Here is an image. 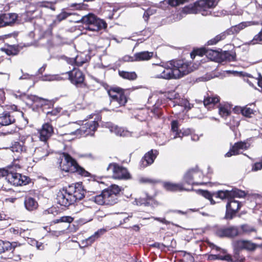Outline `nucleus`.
Instances as JSON below:
<instances>
[{
  "label": "nucleus",
  "mask_w": 262,
  "mask_h": 262,
  "mask_svg": "<svg viewBox=\"0 0 262 262\" xmlns=\"http://www.w3.org/2000/svg\"><path fill=\"white\" fill-rule=\"evenodd\" d=\"M224 260H227L228 261H232L231 256L229 254L224 256Z\"/></svg>",
  "instance_id": "62"
},
{
  "label": "nucleus",
  "mask_w": 262,
  "mask_h": 262,
  "mask_svg": "<svg viewBox=\"0 0 262 262\" xmlns=\"http://www.w3.org/2000/svg\"><path fill=\"white\" fill-rule=\"evenodd\" d=\"M76 22L88 25L86 29L93 31H98L107 27V24L104 20L92 13L82 16L80 20H76Z\"/></svg>",
  "instance_id": "6"
},
{
  "label": "nucleus",
  "mask_w": 262,
  "mask_h": 262,
  "mask_svg": "<svg viewBox=\"0 0 262 262\" xmlns=\"http://www.w3.org/2000/svg\"><path fill=\"white\" fill-rule=\"evenodd\" d=\"M2 50L8 55H15L16 54L15 50L11 47L8 48H3L2 49Z\"/></svg>",
  "instance_id": "51"
},
{
  "label": "nucleus",
  "mask_w": 262,
  "mask_h": 262,
  "mask_svg": "<svg viewBox=\"0 0 262 262\" xmlns=\"http://www.w3.org/2000/svg\"><path fill=\"white\" fill-rule=\"evenodd\" d=\"M107 127L109 128L110 132L114 133L117 136L125 137L129 135V132L127 130L112 123H108Z\"/></svg>",
  "instance_id": "28"
},
{
  "label": "nucleus",
  "mask_w": 262,
  "mask_h": 262,
  "mask_svg": "<svg viewBox=\"0 0 262 262\" xmlns=\"http://www.w3.org/2000/svg\"><path fill=\"white\" fill-rule=\"evenodd\" d=\"M232 246L234 250L239 251L243 250L253 251L256 249V245L250 241L238 239L233 241Z\"/></svg>",
  "instance_id": "15"
},
{
  "label": "nucleus",
  "mask_w": 262,
  "mask_h": 262,
  "mask_svg": "<svg viewBox=\"0 0 262 262\" xmlns=\"http://www.w3.org/2000/svg\"><path fill=\"white\" fill-rule=\"evenodd\" d=\"M220 53V52L217 50L202 48L194 50L193 53H191L190 56L191 58L193 59L196 55L201 57L205 55L210 60L219 62Z\"/></svg>",
  "instance_id": "12"
},
{
  "label": "nucleus",
  "mask_w": 262,
  "mask_h": 262,
  "mask_svg": "<svg viewBox=\"0 0 262 262\" xmlns=\"http://www.w3.org/2000/svg\"><path fill=\"white\" fill-rule=\"evenodd\" d=\"M78 186H69V189H71L72 191L71 195L74 197V202L76 200H80L84 196V192L83 189L81 188L80 184H77Z\"/></svg>",
  "instance_id": "24"
},
{
  "label": "nucleus",
  "mask_w": 262,
  "mask_h": 262,
  "mask_svg": "<svg viewBox=\"0 0 262 262\" xmlns=\"http://www.w3.org/2000/svg\"><path fill=\"white\" fill-rule=\"evenodd\" d=\"M35 246L37 249L40 250H42L44 249V248H45L43 244L42 243L38 242V241H37V244H36Z\"/></svg>",
  "instance_id": "59"
},
{
  "label": "nucleus",
  "mask_w": 262,
  "mask_h": 262,
  "mask_svg": "<svg viewBox=\"0 0 262 262\" xmlns=\"http://www.w3.org/2000/svg\"><path fill=\"white\" fill-rule=\"evenodd\" d=\"M191 71L187 62L183 60H171L165 64L162 73L155 74L156 78L179 79Z\"/></svg>",
  "instance_id": "1"
},
{
  "label": "nucleus",
  "mask_w": 262,
  "mask_h": 262,
  "mask_svg": "<svg viewBox=\"0 0 262 262\" xmlns=\"http://www.w3.org/2000/svg\"><path fill=\"white\" fill-rule=\"evenodd\" d=\"M179 96V94L175 92H172L169 95V98L170 99L175 100L173 102L174 103L173 106H175L177 104L179 106L184 107L185 108H188V110H190L191 106L189 102L186 100L178 98Z\"/></svg>",
  "instance_id": "22"
},
{
  "label": "nucleus",
  "mask_w": 262,
  "mask_h": 262,
  "mask_svg": "<svg viewBox=\"0 0 262 262\" xmlns=\"http://www.w3.org/2000/svg\"><path fill=\"white\" fill-rule=\"evenodd\" d=\"M61 110V108H55L52 109L51 111H49L46 113L47 117L50 121L54 120L59 116Z\"/></svg>",
  "instance_id": "35"
},
{
  "label": "nucleus",
  "mask_w": 262,
  "mask_h": 262,
  "mask_svg": "<svg viewBox=\"0 0 262 262\" xmlns=\"http://www.w3.org/2000/svg\"><path fill=\"white\" fill-rule=\"evenodd\" d=\"M217 4L216 0H199L193 4L185 6L182 9V13L183 14L201 13L202 15L207 16L210 14L208 10L214 8Z\"/></svg>",
  "instance_id": "3"
},
{
  "label": "nucleus",
  "mask_w": 262,
  "mask_h": 262,
  "mask_svg": "<svg viewBox=\"0 0 262 262\" xmlns=\"http://www.w3.org/2000/svg\"><path fill=\"white\" fill-rule=\"evenodd\" d=\"M24 204L26 208L29 211H32L37 208L38 203L35 200L31 197H26Z\"/></svg>",
  "instance_id": "33"
},
{
  "label": "nucleus",
  "mask_w": 262,
  "mask_h": 262,
  "mask_svg": "<svg viewBox=\"0 0 262 262\" xmlns=\"http://www.w3.org/2000/svg\"><path fill=\"white\" fill-rule=\"evenodd\" d=\"M32 138L30 137H21L20 139V142H14L11 147V149L13 152L22 153L27 150L28 142L32 141Z\"/></svg>",
  "instance_id": "16"
},
{
  "label": "nucleus",
  "mask_w": 262,
  "mask_h": 262,
  "mask_svg": "<svg viewBox=\"0 0 262 262\" xmlns=\"http://www.w3.org/2000/svg\"><path fill=\"white\" fill-rule=\"evenodd\" d=\"M189 0H164L163 2L160 3L159 7H162V4L165 3L168 4L171 6L174 7L180 4H183L186 2H188Z\"/></svg>",
  "instance_id": "38"
},
{
  "label": "nucleus",
  "mask_w": 262,
  "mask_h": 262,
  "mask_svg": "<svg viewBox=\"0 0 262 262\" xmlns=\"http://www.w3.org/2000/svg\"><path fill=\"white\" fill-rule=\"evenodd\" d=\"M219 114L222 117H226L229 115L230 112L225 107L221 106L219 108Z\"/></svg>",
  "instance_id": "50"
},
{
  "label": "nucleus",
  "mask_w": 262,
  "mask_h": 262,
  "mask_svg": "<svg viewBox=\"0 0 262 262\" xmlns=\"http://www.w3.org/2000/svg\"><path fill=\"white\" fill-rule=\"evenodd\" d=\"M105 231L106 230L104 229H100L95 232L93 235L86 239L87 245H91L97 238L102 235Z\"/></svg>",
  "instance_id": "34"
},
{
  "label": "nucleus",
  "mask_w": 262,
  "mask_h": 262,
  "mask_svg": "<svg viewBox=\"0 0 262 262\" xmlns=\"http://www.w3.org/2000/svg\"><path fill=\"white\" fill-rule=\"evenodd\" d=\"M30 98L33 102H45L46 101H48L47 99H43L42 98L38 97L36 96H30Z\"/></svg>",
  "instance_id": "52"
},
{
  "label": "nucleus",
  "mask_w": 262,
  "mask_h": 262,
  "mask_svg": "<svg viewBox=\"0 0 262 262\" xmlns=\"http://www.w3.org/2000/svg\"><path fill=\"white\" fill-rule=\"evenodd\" d=\"M71 189L66 188L60 190L57 194V203L61 206L68 207L74 203V197L71 195Z\"/></svg>",
  "instance_id": "9"
},
{
  "label": "nucleus",
  "mask_w": 262,
  "mask_h": 262,
  "mask_svg": "<svg viewBox=\"0 0 262 262\" xmlns=\"http://www.w3.org/2000/svg\"><path fill=\"white\" fill-rule=\"evenodd\" d=\"M72 14L68 13L66 11H62L60 14L56 16V19L54 21V23H59L63 20L66 19L69 16Z\"/></svg>",
  "instance_id": "44"
},
{
  "label": "nucleus",
  "mask_w": 262,
  "mask_h": 262,
  "mask_svg": "<svg viewBox=\"0 0 262 262\" xmlns=\"http://www.w3.org/2000/svg\"><path fill=\"white\" fill-rule=\"evenodd\" d=\"M153 56V52L143 51L135 54L136 61L148 60Z\"/></svg>",
  "instance_id": "31"
},
{
  "label": "nucleus",
  "mask_w": 262,
  "mask_h": 262,
  "mask_svg": "<svg viewBox=\"0 0 262 262\" xmlns=\"http://www.w3.org/2000/svg\"><path fill=\"white\" fill-rule=\"evenodd\" d=\"M63 75L67 76L71 82L77 86L83 83L84 80V75L83 73L75 68Z\"/></svg>",
  "instance_id": "13"
},
{
  "label": "nucleus",
  "mask_w": 262,
  "mask_h": 262,
  "mask_svg": "<svg viewBox=\"0 0 262 262\" xmlns=\"http://www.w3.org/2000/svg\"><path fill=\"white\" fill-rule=\"evenodd\" d=\"M152 15V12H150V10H147L145 11L143 14V18L145 21H147L150 15Z\"/></svg>",
  "instance_id": "57"
},
{
  "label": "nucleus",
  "mask_w": 262,
  "mask_h": 262,
  "mask_svg": "<svg viewBox=\"0 0 262 262\" xmlns=\"http://www.w3.org/2000/svg\"><path fill=\"white\" fill-rule=\"evenodd\" d=\"M171 139H176L177 137L182 138L184 136V133L181 130L179 131L178 123L177 121H173L171 122Z\"/></svg>",
  "instance_id": "32"
},
{
  "label": "nucleus",
  "mask_w": 262,
  "mask_h": 262,
  "mask_svg": "<svg viewBox=\"0 0 262 262\" xmlns=\"http://www.w3.org/2000/svg\"><path fill=\"white\" fill-rule=\"evenodd\" d=\"M1 15L5 27L13 24L17 18V15L15 13H4Z\"/></svg>",
  "instance_id": "30"
},
{
  "label": "nucleus",
  "mask_w": 262,
  "mask_h": 262,
  "mask_svg": "<svg viewBox=\"0 0 262 262\" xmlns=\"http://www.w3.org/2000/svg\"><path fill=\"white\" fill-rule=\"evenodd\" d=\"M53 132V127L51 124L49 123H45L39 131L40 140L46 142L51 137Z\"/></svg>",
  "instance_id": "19"
},
{
  "label": "nucleus",
  "mask_w": 262,
  "mask_h": 262,
  "mask_svg": "<svg viewBox=\"0 0 262 262\" xmlns=\"http://www.w3.org/2000/svg\"><path fill=\"white\" fill-rule=\"evenodd\" d=\"M10 231L14 234H19L20 236H21L24 237L26 235L25 233L26 231L25 229H18V228L15 229V228H11L10 229Z\"/></svg>",
  "instance_id": "47"
},
{
  "label": "nucleus",
  "mask_w": 262,
  "mask_h": 262,
  "mask_svg": "<svg viewBox=\"0 0 262 262\" xmlns=\"http://www.w3.org/2000/svg\"><path fill=\"white\" fill-rule=\"evenodd\" d=\"M119 75L124 79L128 80H135L137 78V75L135 72H129L124 71H119Z\"/></svg>",
  "instance_id": "36"
},
{
  "label": "nucleus",
  "mask_w": 262,
  "mask_h": 262,
  "mask_svg": "<svg viewBox=\"0 0 262 262\" xmlns=\"http://www.w3.org/2000/svg\"><path fill=\"white\" fill-rule=\"evenodd\" d=\"M258 85L259 87L262 88V77L260 74H259V77L257 81Z\"/></svg>",
  "instance_id": "61"
},
{
  "label": "nucleus",
  "mask_w": 262,
  "mask_h": 262,
  "mask_svg": "<svg viewBox=\"0 0 262 262\" xmlns=\"http://www.w3.org/2000/svg\"><path fill=\"white\" fill-rule=\"evenodd\" d=\"M123 59L124 61H127V62L136 61V60H135V54L134 55V56H133V57L129 56H125L123 57Z\"/></svg>",
  "instance_id": "56"
},
{
  "label": "nucleus",
  "mask_w": 262,
  "mask_h": 262,
  "mask_svg": "<svg viewBox=\"0 0 262 262\" xmlns=\"http://www.w3.org/2000/svg\"><path fill=\"white\" fill-rule=\"evenodd\" d=\"M98 126V123L95 121L86 122L80 126L77 123H73L70 125L69 127L74 130L71 132L70 134L79 137L93 136Z\"/></svg>",
  "instance_id": "5"
},
{
  "label": "nucleus",
  "mask_w": 262,
  "mask_h": 262,
  "mask_svg": "<svg viewBox=\"0 0 262 262\" xmlns=\"http://www.w3.org/2000/svg\"><path fill=\"white\" fill-rule=\"evenodd\" d=\"M202 175L201 171L195 170H190L188 171L184 176V182L189 185L190 188L192 185L198 184L194 182V180L198 179V177H200Z\"/></svg>",
  "instance_id": "18"
},
{
  "label": "nucleus",
  "mask_w": 262,
  "mask_h": 262,
  "mask_svg": "<svg viewBox=\"0 0 262 262\" xmlns=\"http://www.w3.org/2000/svg\"><path fill=\"white\" fill-rule=\"evenodd\" d=\"M15 122V118L13 113L4 112L0 114V125L2 126H7Z\"/></svg>",
  "instance_id": "23"
},
{
  "label": "nucleus",
  "mask_w": 262,
  "mask_h": 262,
  "mask_svg": "<svg viewBox=\"0 0 262 262\" xmlns=\"http://www.w3.org/2000/svg\"><path fill=\"white\" fill-rule=\"evenodd\" d=\"M67 61L70 64H75L78 67L81 66L84 63V61H79V56H77L75 58H69L67 59Z\"/></svg>",
  "instance_id": "42"
},
{
  "label": "nucleus",
  "mask_w": 262,
  "mask_h": 262,
  "mask_svg": "<svg viewBox=\"0 0 262 262\" xmlns=\"http://www.w3.org/2000/svg\"><path fill=\"white\" fill-rule=\"evenodd\" d=\"M62 157L63 159H62L60 166L63 171L71 172H76L82 176H88L89 173L80 167L69 154L63 153Z\"/></svg>",
  "instance_id": "4"
},
{
  "label": "nucleus",
  "mask_w": 262,
  "mask_h": 262,
  "mask_svg": "<svg viewBox=\"0 0 262 262\" xmlns=\"http://www.w3.org/2000/svg\"><path fill=\"white\" fill-rule=\"evenodd\" d=\"M219 101L220 99L218 96L208 97L204 99L203 103L204 106H207V105L211 104H215L219 102Z\"/></svg>",
  "instance_id": "41"
},
{
  "label": "nucleus",
  "mask_w": 262,
  "mask_h": 262,
  "mask_svg": "<svg viewBox=\"0 0 262 262\" xmlns=\"http://www.w3.org/2000/svg\"><path fill=\"white\" fill-rule=\"evenodd\" d=\"M260 41H262V29L261 31L254 37L251 42L252 44L254 45L259 43Z\"/></svg>",
  "instance_id": "49"
},
{
  "label": "nucleus",
  "mask_w": 262,
  "mask_h": 262,
  "mask_svg": "<svg viewBox=\"0 0 262 262\" xmlns=\"http://www.w3.org/2000/svg\"><path fill=\"white\" fill-rule=\"evenodd\" d=\"M164 188L169 191H191L193 190L192 187L190 188H186L184 187L182 184H175L170 182H166L164 184Z\"/></svg>",
  "instance_id": "26"
},
{
  "label": "nucleus",
  "mask_w": 262,
  "mask_h": 262,
  "mask_svg": "<svg viewBox=\"0 0 262 262\" xmlns=\"http://www.w3.org/2000/svg\"><path fill=\"white\" fill-rule=\"evenodd\" d=\"M235 57L236 54L233 51L220 52L219 62L234 61Z\"/></svg>",
  "instance_id": "29"
},
{
  "label": "nucleus",
  "mask_w": 262,
  "mask_h": 262,
  "mask_svg": "<svg viewBox=\"0 0 262 262\" xmlns=\"http://www.w3.org/2000/svg\"><path fill=\"white\" fill-rule=\"evenodd\" d=\"M28 243L32 246H36V244H37V241L32 238H29Z\"/></svg>",
  "instance_id": "60"
},
{
  "label": "nucleus",
  "mask_w": 262,
  "mask_h": 262,
  "mask_svg": "<svg viewBox=\"0 0 262 262\" xmlns=\"http://www.w3.org/2000/svg\"><path fill=\"white\" fill-rule=\"evenodd\" d=\"M151 218L154 219L156 221H158L161 223H162L164 224L168 225L170 223V222L165 220V218H160V217H151Z\"/></svg>",
  "instance_id": "54"
},
{
  "label": "nucleus",
  "mask_w": 262,
  "mask_h": 262,
  "mask_svg": "<svg viewBox=\"0 0 262 262\" xmlns=\"http://www.w3.org/2000/svg\"><path fill=\"white\" fill-rule=\"evenodd\" d=\"M73 218L70 216H62L59 219H56L54 221H53V222L55 224L58 223L60 222H64V223H71L73 222Z\"/></svg>",
  "instance_id": "45"
},
{
  "label": "nucleus",
  "mask_w": 262,
  "mask_h": 262,
  "mask_svg": "<svg viewBox=\"0 0 262 262\" xmlns=\"http://www.w3.org/2000/svg\"><path fill=\"white\" fill-rule=\"evenodd\" d=\"M12 244L9 242H0V253L13 249Z\"/></svg>",
  "instance_id": "39"
},
{
  "label": "nucleus",
  "mask_w": 262,
  "mask_h": 262,
  "mask_svg": "<svg viewBox=\"0 0 262 262\" xmlns=\"http://www.w3.org/2000/svg\"><path fill=\"white\" fill-rule=\"evenodd\" d=\"M16 129H17V128L16 127H14L10 131L8 132V133L10 134H13L16 131Z\"/></svg>",
  "instance_id": "64"
},
{
  "label": "nucleus",
  "mask_w": 262,
  "mask_h": 262,
  "mask_svg": "<svg viewBox=\"0 0 262 262\" xmlns=\"http://www.w3.org/2000/svg\"><path fill=\"white\" fill-rule=\"evenodd\" d=\"M120 191L119 186L113 184L103 190L101 194L93 196L92 200L100 205H113L117 202V195Z\"/></svg>",
  "instance_id": "2"
},
{
  "label": "nucleus",
  "mask_w": 262,
  "mask_h": 262,
  "mask_svg": "<svg viewBox=\"0 0 262 262\" xmlns=\"http://www.w3.org/2000/svg\"><path fill=\"white\" fill-rule=\"evenodd\" d=\"M5 176H6L5 179L8 183L15 186L25 185L30 181L29 178L20 173L14 172L11 168L8 170L5 169L0 170V177Z\"/></svg>",
  "instance_id": "7"
},
{
  "label": "nucleus",
  "mask_w": 262,
  "mask_h": 262,
  "mask_svg": "<svg viewBox=\"0 0 262 262\" xmlns=\"http://www.w3.org/2000/svg\"><path fill=\"white\" fill-rule=\"evenodd\" d=\"M55 3H56V1H55L54 2H47V1H44V2H41V6L42 7H46V8H49V6L48 5L49 4H54Z\"/></svg>",
  "instance_id": "58"
},
{
  "label": "nucleus",
  "mask_w": 262,
  "mask_h": 262,
  "mask_svg": "<svg viewBox=\"0 0 262 262\" xmlns=\"http://www.w3.org/2000/svg\"><path fill=\"white\" fill-rule=\"evenodd\" d=\"M200 194L204 198L209 200L211 204H215V202L212 199V195L208 191L200 190Z\"/></svg>",
  "instance_id": "46"
},
{
  "label": "nucleus",
  "mask_w": 262,
  "mask_h": 262,
  "mask_svg": "<svg viewBox=\"0 0 262 262\" xmlns=\"http://www.w3.org/2000/svg\"><path fill=\"white\" fill-rule=\"evenodd\" d=\"M239 108L242 115L247 117H251V115L254 113L253 110L247 106Z\"/></svg>",
  "instance_id": "43"
},
{
  "label": "nucleus",
  "mask_w": 262,
  "mask_h": 262,
  "mask_svg": "<svg viewBox=\"0 0 262 262\" xmlns=\"http://www.w3.org/2000/svg\"><path fill=\"white\" fill-rule=\"evenodd\" d=\"M249 144L246 142H238L234 144L232 148L227 152L225 157H230L232 155H238L240 152V150H246L249 147Z\"/></svg>",
  "instance_id": "20"
},
{
  "label": "nucleus",
  "mask_w": 262,
  "mask_h": 262,
  "mask_svg": "<svg viewBox=\"0 0 262 262\" xmlns=\"http://www.w3.org/2000/svg\"><path fill=\"white\" fill-rule=\"evenodd\" d=\"M216 234L221 237L234 238L239 235L240 232L237 226H230L217 229L216 231Z\"/></svg>",
  "instance_id": "14"
},
{
  "label": "nucleus",
  "mask_w": 262,
  "mask_h": 262,
  "mask_svg": "<svg viewBox=\"0 0 262 262\" xmlns=\"http://www.w3.org/2000/svg\"><path fill=\"white\" fill-rule=\"evenodd\" d=\"M213 195L222 200L227 199L228 201L234 198H243L246 195L245 191L232 189L231 190H219L213 194Z\"/></svg>",
  "instance_id": "10"
},
{
  "label": "nucleus",
  "mask_w": 262,
  "mask_h": 262,
  "mask_svg": "<svg viewBox=\"0 0 262 262\" xmlns=\"http://www.w3.org/2000/svg\"><path fill=\"white\" fill-rule=\"evenodd\" d=\"M240 228L242 231V233L245 234L249 235L252 232H255L256 231V229L253 227L247 224L241 225Z\"/></svg>",
  "instance_id": "40"
},
{
  "label": "nucleus",
  "mask_w": 262,
  "mask_h": 262,
  "mask_svg": "<svg viewBox=\"0 0 262 262\" xmlns=\"http://www.w3.org/2000/svg\"><path fill=\"white\" fill-rule=\"evenodd\" d=\"M107 170H112L113 177L115 179H127L130 177L127 169L116 163L110 164Z\"/></svg>",
  "instance_id": "11"
},
{
  "label": "nucleus",
  "mask_w": 262,
  "mask_h": 262,
  "mask_svg": "<svg viewBox=\"0 0 262 262\" xmlns=\"http://www.w3.org/2000/svg\"><path fill=\"white\" fill-rule=\"evenodd\" d=\"M164 67V66L157 65L154 70L156 74L162 73V71L163 70Z\"/></svg>",
  "instance_id": "55"
},
{
  "label": "nucleus",
  "mask_w": 262,
  "mask_h": 262,
  "mask_svg": "<svg viewBox=\"0 0 262 262\" xmlns=\"http://www.w3.org/2000/svg\"><path fill=\"white\" fill-rule=\"evenodd\" d=\"M254 23L251 21H245L231 27L228 29L226 32L227 35H232L238 33L241 30L244 29L247 27L253 25Z\"/></svg>",
  "instance_id": "27"
},
{
  "label": "nucleus",
  "mask_w": 262,
  "mask_h": 262,
  "mask_svg": "<svg viewBox=\"0 0 262 262\" xmlns=\"http://www.w3.org/2000/svg\"><path fill=\"white\" fill-rule=\"evenodd\" d=\"M227 35V32H225L216 35L214 38L208 41V45H213L216 44L219 41L225 39Z\"/></svg>",
  "instance_id": "37"
},
{
  "label": "nucleus",
  "mask_w": 262,
  "mask_h": 262,
  "mask_svg": "<svg viewBox=\"0 0 262 262\" xmlns=\"http://www.w3.org/2000/svg\"><path fill=\"white\" fill-rule=\"evenodd\" d=\"M141 181L142 182H149V183H154L155 182L153 180H150V179H146V178H143L142 179H141Z\"/></svg>",
  "instance_id": "63"
},
{
  "label": "nucleus",
  "mask_w": 262,
  "mask_h": 262,
  "mask_svg": "<svg viewBox=\"0 0 262 262\" xmlns=\"http://www.w3.org/2000/svg\"><path fill=\"white\" fill-rule=\"evenodd\" d=\"M48 145L44 142L42 146L37 147L34 150V157L37 160H40L49 155Z\"/></svg>",
  "instance_id": "25"
},
{
  "label": "nucleus",
  "mask_w": 262,
  "mask_h": 262,
  "mask_svg": "<svg viewBox=\"0 0 262 262\" xmlns=\"http://www.w3.org/2000/svg\"><path fill=\"white\" fill-rule=\"evenodd\" d=\"M157 155L156 150L155 151V153L152 150L148 151L141 159L140 162V167L144 168L151 164L156 159Z\"/></svg>",
  "instance_id": "21"
},
{
  "label": "nucleus",
  "mask_w": 262,
  "mask_h": 262,
  "mask_svg": "<svg viewBox=\"0 0 262 262\" xmlns=\"http://www.w3.org/2000/svg\"><path fill=\"white\" fill-rule=\"evenodd\" d=\"M241 203L237 201L231 199L226 205V213L225 217L227 219H231L236 212L240 209Z\"/></svg>",
  "instance_id": "17"
},
{
  "label": "nucleus",
  "mask_w": 262,
  "mask_h": 262,
  "mask_svg": "<svg viewBox=\"0 0 262 262\" xmlns=\"http://www.w3.org/2000/svg\"><path fill=\"white\" fill-rule=\"evenodd\" d=\"M111 98V105L114 107L124 106L127 102V98L124 94L123 90L119 88H112L107 91Z\"/></svg>",
  "instance_id": "8"
},
{
  "label": "nucleus",
  "mask_w": 262,
  "mask_h": 262,
  "mask_svg": "<svg viewBox=\"0 0 262 262\" xmlns=\"http://www.w3.org/2000/svg\"><path fill=\"white\" fill-rule=\"evenodd\" d=\"M150 199L149 198H140L138 199H136V201L137 202V205H144L145 206H148L149 205V202L148 200Z\"/></svg>",
  "instance_id": "48"
},
{
  "label": "nucleus",
  "mask_w": 262,
  "mask_h": 262,
  "mask_svg": "<svg viewBox=\"0 0 262 262\" xmlns=\"http://www.w3.org/2000/svg\"><path fill=\"white\" fill-rule=\"evenodd\" d=\"M262 169V162L256 163L252 167V170L257 171Z\"/></svg>",
  "instance_id": "53"
}]
</instances>
